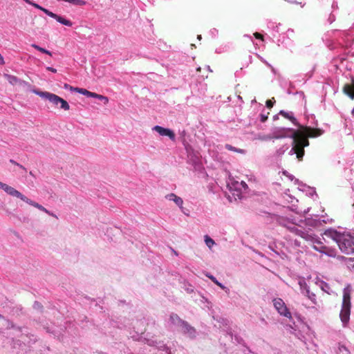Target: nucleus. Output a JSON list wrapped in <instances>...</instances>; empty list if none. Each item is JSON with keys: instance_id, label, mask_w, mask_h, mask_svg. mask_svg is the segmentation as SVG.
<instances>
[{"instance_id": "f257e3e1", "label": "nucleus", "mask_w": 354, "mask_h": 354, "mask_svg": "<svg viewBox=\"0 0 354 354\" xmlns=\"http://www.w3.org/2000/svg\"><path fill=\"white\" fill-rule=\"evenodd\" d=\"M324 234L335 241L342 252L354 254V230L340 232L330 227L326 230Z\"/></svg>"}, {"instance_id": "f03ea898", "label": "nucleus", "mask_w": 354, "mask_h": 354, "mask_svg": "<svg viewBox=\"0 0 354 354\" xmlns=\"http://www.w3.org/2000/svg\"><path fill=\"white\" fill-rule=\"evenodd\" d=\"M264 214L268 222L286 227L289 228L291 232L295 233L297 235L301 236L302 239L312 244H321V241L311 232L299 229L295 226L292 227H289L288 225L290 223L287 218L276 214H272L269 212H264Z\"/></svg>"}, {"instance_id": "7ed1b4c3", "label": "nucleus", "mask_w": 354, "mask_h": 354, "mask_svg": "<svg viewBox=\"0 0 354 354\" xmlns=\"http://www.w3.org/2000/svg\"><path fill=\"white\" fill-rule=\"evenodd\" d=\"M129 334L134 340L142 341L150 346L156 347L158 350L164 351V354H172L170 348L163 342L154 339L153 336H151L149 333H147L145 337H142L143 333L139 331H134L133 334L130 332Z\"/></svg>"}, {"instance_id": "20e7f679", "label": "nucleus", "mask_w": 354, "mask_h": 354, "mask_svg": "<svg viewBox=\"0 0 354 354\" xmlns=\"http://www.w3.org/2000/svg\"><path fill=\"white\" fill-rule=\"evenodd\" d=\"M0 189H2L3 190H4L10 196L20 198L21 201L26 202V203L37 208L38 209L45 212V213H49V210H48L46 208H45L41 205L33 201L31 199H29L28 198H27L26 196L22 194L21 192L17 191L14 187L9 186L7 184L3 183L1 181H0Z\"/></svg>"}, {"instance_id": "39448f33", "label": "nucleus", "mask_w": 354, "mask_h": 354, "mask_svg": "<svg viewBox=\"0 0 354 354\" xmlns=\"http://www.w3.org/2000/svg\"><path fill=\"white\" fill-rule=\"evenodd\" d=\"M292 138V147L289 151L288 154L290 156L296 154L297 158L299 160H302L305 153L304 148L309 145L308 139L306 136L298 134L296 137Z\"/></svg>"}, {"instance_id": "423d86ee", "label": "nucleus", "mask_w": 354, "mask_h": 354, "mask_svg": "<svg viewBox=\"0 0 354 354\" xmlns=\"http://www.w3.org/2000/svg\"><path fill=\"white\" fill-rule=\"evenodd\" d=\"M351 292L346 288L343 290V299L339 317L344 327L348 324L351 315Z\"/></svg>"}, {"instance_id": "0eeeda50", "label": "nucleus", "mask_w": 354, "mask_h": 354, "mask_svg": "<svg viewBox=\"0 0 354 354\" xmlns=\"http://www.w3.org/2000/svg\"><path fill=\"white\" fill-rule=\"evenodd\" d=\"M317 126V121L315 120V117L314 115H311L310 116H308L307 118V124L305 126H302L299 127L303 129L304 134L301 136H306L308 139V138H317L323 134L324 131L321 129L316 128Z\"/></svg>"}, {"instance_id": "6e6552de", "label": "nucleus", "mask_w": 354, "mask_h": 354, "mask_svg": "<svg viewBox=\"0 0 354 354\" xmlns=\"http://www.w3.org/2000/svg\"><path fill=\"white\" fill-rule=\"evenodd\" d=\"M33 93H35L37 95H39L41 98L48 100L53 105L58 106L59 104H60L59 108L62 109H64L65 111H68L70 109V106L68 103L65 100L54 93H49L47 91H41L39 90H34Z\"/></svg>"}, {"instance_id": "1a4fd4ad", "label": "nucleus", "mask_w": 354, "mask_h": 354, "mask_svg": "<svg viewBox=\"0 0 354 354\" xmlns=\"http://www.w3.org/2000/svg\"><path fill=\"white\" fill-rule=\"evenodd\" d=\"M23 1H25L26 3H28L29 5L32 6L34 8L41 10L46 15H47L48 16H49L51 18L55 19L57 21H58L61 24H63V25L68 26V27L72 26L73 22L71 21L66 19L64 17L50 11L49 10L41 6L38 3H36L31 0H23Z\"/></svg>"}, {"instance_id": "9d476101", "label": "nucleus", "mask_w": 354, "mask_h": 354, "mask_svg": "<svg viewBox=\"0 0 354 354\" xmlns=\"http://www.w3.org/2000/svg\"><path fill=\"white\" fill-rule=\"evenodd\" d=\"M299 134L298 131L292 128L275 127L272 130L271 138L279 139L282 138H295Z\"/></svg>"}, {"instance_id": "9b49d317", "label": "nucleus", "mask_w": 354, "mask_h": 354, "mask_svg": "<svg viewBox=\"0 0 354 354\" xmlns=\"http://www.w3.org/2000/svg\"><path fill=\"white\" fill-rule=\"evenodd\" d=\"M273 305L277 311L282 316L286 317L290 320L292 319V315L288 308H287L285 302L281 298H274L273 299Z\"/></svg>"}, {"instance_id": "f8f14e48", "label": "nucleus", "mask_w": 354, "mask_h": 354, "mask_svg": "<svg viewBox=\"0 0 354 354\" xmlns=\"http://www.w3.org/2000/svg\"><path fill=\"white\" fill-rule=\"evenodd\" d=\"M185 320L182 319L177 314L171 313L166 321V327L171 330L176 328H180Z\"/></svg>"}, {"instance_id": "ddd939ff", "label": "nucleus", "mask_w": 354, "mask_h": 354, "mask_svg": "<svg viewBox=\"0 0 354 354\" xmlns=\"http://www.w3.org/2000/svg\"><path fill=\"white\" fill-rule=\"evenodd\" d=\"M290 33H294V30L292 28L288 29L286 33L280 35L277 39V44L279 46L283 45L286 48L293 46V40L289 37Z\"/></svg>"}, {"instance_id": "4468645a", "label": "nucleus", "mask_w": 354, "mask_h": 354, "mask_svg": "<svg viewBox=\"0 0 354 354\" xmlns=\"http://www.w3.org/2000/svg\"><path fill=\"white\" fill-rule=\"evenodd\" d=\"M301 292L307 297L313 304H317L316 295L310 290V288L304 279L299 281Z\"/></svg>"}, {"instance_id": "2eb2a0df", "label": "nucleus", "mask_w": 354, "mask_h": 354, "mask_svg": "<svg viewBox=\"0 0 354 354\" xmlns=\"http://www.w3.org/2000/svg\"><path fill=\"white\" fill-rule=\"evenodd\" d=\"M152 130L155 131L162 136H167L169 138V139L172 141H174L176 139V135L174 132L170 129L165 128L159 125H156L152 128Z\"/></svg>"}, {"instance_id": "dca6fc26", "label": "nucleus", "mask_w": 354, "mask_h": 354, "mask_svg": "<svg viewBox=\"0 0 354 354\" xmlns=\"http://www.w3.org/2000/svg\"><path fill=\"white\" fill-rule=\"evenodd\" d=\"M236 182L237 181L234 180H230V181L227 182V187L229 189V191L235 198V199H236V197L238 198H241L242 196V191L241 189V187L236 185Z\"/></svg>"}, {"instance_id": "f3484780", "label": "nucleus", "mask_w": 354, "mask_h": 354, "mask_svg": "<svg viewBox=\"0 0 354 354\" xmlns=\"http://www.w3.org/2000/svg\"><path fill=\"white\" fill-rule=\"evenodd\" d=\"M182 333L188 336L191 339H194L196 337L197 332L196 329L192 326L187 321H184L181 325Z\"/></svg>"}, {"instance_id": "a211bd4d", "label": "nucleus", "mask_w": 354, "mask_h": 354, "mask_svg": "<svg viewBox=\"0 0 354 354\" xmlns=\"http://www.w3.org/2000/svg\"><path fill=\"white\" fill-rule=\"evenodd\" d=\"M304 221L306 225L312 227H317L326 223L324 219H321L317 215H315L314 217L306 218Z\"/></svg>"}, {"instance_id": "6ab92c4d", "label": "nucleus", "mask_w": 354, "mask_h": 354, "mask_svg": "<svg viewBox=\"0 0 354 354\" xmlns=\"http://www.w3.org/2000/svg\"><path fill=\"white\" fill-rule=\"evenodd\" d=\"M354 41L353 37L346 32H342L340 39L339 41V44L344 46L346 48H348L352 46Z\"/></svg>"}, {"instance_id": "aec40b11", "label": "nucleus", "mask_w": 354, "mask_h": 354, "mask_svg": "<svg viewBox=\"0 0 354 354\" xmlns=\"http://www.w3.org/2000/svg\"><path fill=\"white\" fill-rule=\"evenodd\" d=\"M64 88L66 89H69L71 91H75L78 93H80L82 95H84L88 97H93L94 96L93 92H91L85 88H78V87H73L67 84H64Z\"/></svg>"}, {"instance_id": "412c9836", "label": "nucleus", "mask_w": 354, "mask_h": 354, "mask_svg": "<svg viewBox=\"0 0 354 354\" xmlns=\"http://www.w3.org/2000/svg\"><path fill=\"white\" fill-rule=\"evenodd\" d=\"M279 114L283 116L286 119H288L295 127H301V124L298 122L292 112L281 110L279 112Z\"/></svg>"}, {"instance_id": "4be33fe9", "label": "nucleus", "mask_w": 354, "mask_h": 354, "mask_svg": "<svg viewBox=\"0 0 354 354\" xmlns=\"http://www.w3.org/2000/svg\"><path fill=\"white\" fill-rule=\"evenodd\" d=\"M111 324L113 327L120 329L130 328V326H129V321L124 318H118L117 320H112Z\"/></svg>"}, {"instance_id": "5701e85b", "label": "nucleus", "mask_w": 354, "mask_h": 354, "mask_svg": "<svg viewBox=\"0 0 354 354\" xmlns=\"http://www.w3.org/2000/svg\"><path fill=\"white\" fill-rule=\"evenodd\" d=\"M166 198H167L169 201H174L176 203V205L181 209L182 212L184 214H187V213L184 211V208L183 207V201L180 196H178L175 194L171 193L167 194L166 196Z\"/></svg>"}, {"instance_id": "b1692460", "label": "nucleus", "mask_w": 354, "mask_h": 354, "mask_svg": "<svg viewBox=\"0 0 354 354\" xmlns=\"http://www.w3.org/2000/svg\"><path fill=\"white\" fill-rule=\"evenodd\" d=\"M345 93L351 99H354V77L352 78V82L344 86Z\"/></svg>"}, {"instance_id": "393cba45", "label": "nucleus", "mask_w": 354, "mask_h": 354, "mask_svg": "<svg viewBox=\"0 0 354 354\" xmlns=\"http://www.w3.org/2000/svg\"><path fill=\"white\" fill-rule=\"evenodd\" d=\"M269 248L273 251L277 255L279 256L281 259H284L288 257L287 254H286L285 252H283V250L279 249L278 248V245L274 244V245H269Z\"/></svg>"}, {"instance_id": "a878e982", "label": "nucleus", "mask_w": 354, "mask_h": 354, "mask_svg": "<svg viewBox=\"0 0 354 354\" xmlns=\"http://www.w3.org/2000/svg\"><path fill=\"white\" fill-rule=\"evenodd\" d=\"M6 77L8 82L12 85H16L17 84H21L22 83L25 82L24 81L21 80L17 77L12 75H6Z\"/></svg>"}, {"instance_id": "bb28decb", "label": "nucleus", "mask_w": 354, "mask_h": 354, "mask_svg": "<svg viewBox=\"0 0 354 354\" xmlns=\"http://www.w3.org/2000/svg\"><path fill=\"white\" fill-rule=\"evenodd\" d=\"M205 276L207 277H208L209 279H211V281L212 282H214L215 284H216L218 286H219L221 289L223 290H226L227 289L223 283H221V282H219L216 278L215 277H214L212 274H211L210 273H207L205 274Z\"/></svg>"}, {"instance_id": "cd10ccee", "label": "nucleus", "mask_w": 354, "mask_h": 354, "mask_svg": "<svg viewBox=\"0 0 354 354\" xmlns=\"http://www.w3.org/2000/svg\"><path fill=\"white\" fill-rule=\"evenodd\" d=\"M337 354H351V352L344 344L339 343Z\"/></svg>"}, {"instance_id": "c85d7f7f", "label": "nucleus", "mask_w": 354, "mask_h": 354, "mask_svg": "<svg viewBox=\"0 0 354 354\" xmlns=\"http://www.w3.org/2000/svg\"><path fill=\"white\" fill-rule=\"evenodd\" d=\"M225 148L229 151L240 153L242 154H245L246 153V151L245 149L236 148L230 144H226Z\"/></svg>"}, {"instance_id": "c756f323", "label": "nucleus", "mask_w": 354, "mask_h": 354, "mask_svg": "<svg viewBox=\"0 0 354 354\" xmlns=\"http://www.w3.org/2000/svg\"><path fill=\"white\" fill-rule=\"evenodd\" d=\"M312 246L315 250H316L320 253H322V254H326V252H325V249L326 248V247L323 245L322 242H321V244H318V243L312 244Z\"/></svg>"}, {"instance_id": "7c9ffc66", "label": "nucleus", "mask_w": 354, "mask_h": 354, "mask_svg": "<svg viewBox=\"0 0 354 354\" xmlns=\"http://www.w3.org/2000/svg\"><path fill=\"white\" fill-rule=\"evenodd\" d=\"M289 147L288 145H283L276 150L275 156L280 157L288 149Z\"/></svg>"}, {"instance_id": "2f4dec72", "label": "nucleus", "mask_w": 354, "mask_h": 354, "mask_svg": "<svg viewBox=\"0 0 354 354\" xmlns=\"http://www.w3.org/2000/svg\"><path fill=\"white\" fill-rule=\"evenodd\" d=\"M32 47L34 48L35 49L39 50V52H41L42 53L48 55L50 56L52 55V53L50 50H47L46 48H44L42 47H40L39 46H38V45H37L35 44H32Z\"/></svg>"}, {"instance_id": "473e14b6", "label": "nucleus", "mask_w": 354, "mask_h": 354, "mask_svg": "<svg viewBox=\"0 0 354 354\" xmlns=\"http://www.w3.org/2000/svg\"><path fill=\"white\" fill-rule=\"evenodd\" d=\"M205 243L206 245L209 248L212 249L214 245H215V241L208 235H205L204 236Z\"/></svg>"}, {"instance_id": "72a5a7b5", "label": "nucleus", "mask_w": 354, "mask_h": 354, "mask_svg": "<svg viewBox=\"0 0 354 354\" xmlns=\"http://www.w3.org/2000/svg\"><path fill=\"white\" fill-rule=\"evenodd\" d=\"M315 70V66H313V67L312 68V69L310 71H308L306 73L303 75L302 80H304V82H306L309 79H310L313 75Z\"/></svg>"}, {"instance_id": "f704fd0d", "label": "nucleus", "mask_w": 354, "mask_h": 354, "mask_svg": "<svg viewBox=\"0 0 354 354\" xmlns=\"http://www.w3.org/2000/svg\"><path fill=\"white\" fill-rule=\"evenodd\" d=\"M189 162L194 167H196L197 165L199 163L200 160L198 157H197L195 155H189Z\"/></svg>"}, {"instance_id": "c9c22d12", "label": "nucleus", "mask_w": 354, "mask_h": 354, "mask_svg": "<svg viewBox=\"0 0 354 354\" xmlns=\"http://www.w3.org/2000/svg\"><path fill=\"white\" fill-rule=\"evenodd\" d=\"M287 177L288 178V179H290V180H294V183L295 185H298L301 187H306V185L302 183L299 179L297 178H295V176L292 175V174H288L287 175Z\"/></svg>"}, {"instance_id": "e433bc0d", "label": "nucleus", "mask_w": 354, "mask_h": 354, "mask_svg": "<svg viewBox=\"0 0 354 354\" xmlns=\"http://www.w3.org/2000/svg\"><path fill=\"white\" fill-rule=\"evenodd\" d=\"M93 95H94V96H93V98H96V99L100 100L103 101L104 104L108 103L109 99L107 97L97 94L96 93H94Z\"/></svg>"}, {"instance_id": "4c0bfd02", "label": "nucleus", "mask_w": 354, "mask_h": 354, "mask_svg": "<svg viewBox=\"0 0 354 354\" xmlns=\"http://www.w3.org/2000/svg\"><path fill=\"white\" fill-rule=\"evenodd\" d=\"M347 268L354 272V258H349L346 261Z\"/></svg>"}, {"instance_id": "58836bf2", "label": "nucleus", "mask_w": 354, "mask_h": 354, "mask_svg": "<svg viewBox=\"0 0 354 354\" xmlns=\"http://www.w3.org/2000/svg\"><path fill=\"white\" fill-rule=\"evenodd\" d=\"M183 289L188 294H191L194 291V288L190 283H185Z\"/></svg>"}, {"instance_id": "ea45409f", "label": "nucleus", "mask_w": 354, "mask_h": 354, "mask_svg": "<svg viewBox=\"0 0 354 354\" xmlns=\"http://www.w3.org/2000/svg\"><path fill=\"white\" fill-rule=\"evenodd\" d=\"M302 187V190H304L305 188H308V191L307 194H308L309 196H313L314 195H315L316 196H317V194H316L315 189L314 187H310L307 186L306 185V187Z\"/></svg>"}, {"instance_id": "a19ab883", "label": "nucleus", "mask_w": 354, "mask_h": 354, "mask_svg": "<svg viewBox=\"0 0 354 354\" xmlns=\"http://www.w3.org/2000/svg\"><path fill=\"white\" fill-rule=\"evenodd\" d=\"M228 46L227 44L222 45L220 47L216 48L215 53L217 54H220L224 52H226L228 50Z\"/></svg>"}, {"instance_id": "79ce46f5", "label": "nucleus", "mask_w": 354, "mask_h": 354, "mask_svg": "<svg viewBox=\"0 0 354 354\" xmlns=\"http://www.w3.org/2000/svg\"><path fill=\"white\" fill-rule=\"evenodd\" d=\"M69 3H72L73 5L80 6H83L86 4V1H85L84 0H70Z\"/></svg>"}, {"instance_id": "37998d69", "label": "nucleus", "mask_w": 354, "mask_h": 354, "mask_svg": "<svg viewBox=\"0 0 354 354\" xmlns=\"http://www.w3.org/2000/svg\"><path fill=\"white\" fill-rule=\"evenodd\" d=\"M46 332H48V333H52V334H53L55 336H57V337H59V331H57V329H55L54 327H51V328H50V327H48H48H46Z\"/></svg>"}, {"instance_id": "c03bdc74", "label": "nucleus", "mask_w": 354, "mask_h": 354, "mask_svg": "<svg viewBox=\"0 0 354 354\" xmlns=\"http://www.w3.org/2000/svg\"><path fill=\"white\" fill-rule=\"evenodd\" d=\"M209 34L212 38H216L218 35V30L216 28H213L209 30Z\"/></svg>"}, {"instance_id": "a18cd8bd", "label": "nucleus", "mask_w": 354, "mask_h": 354, "mask_svg": "<svg viewBox=\"0 0 354 354\" xmlns=\"http://www.w3.org/2000/svg\"><path fill=\"white\" fill-rule=\"evenodd\" d=\"M236 185L241 187V191H245L248 188V185L244 181L236 182Z\"/></svg>"}, {"instance_id": "49530a36", "label": "nucleus", "mask_w": 354, "mask_h": 354, "mask_svg": "<svg viewBox=\"0 0 354 354\" xmlns=\"http://www.w3.org/2000/svg\"><path fill=\"white\" fill-rule=\"evenodd\" d=\"M42 308H43V306H42L41 303H39L37 301H35V303L33 304V308L34 309L38 310H41Z\"/></svg>"}, {"instance_id": "de8ad7c7", "label": "nucleus", "mask_w": 354, "mask_h": 354, "mask_svg": "<svg viewBox=\"0 0 354 354\" xmlns=\"http://www.w3.org/2000/svg\"><path fill=\"white\" fill-rule=\"evenodd\" d=\"M8 322V328H17V329H19L20 331L23 332V330L19 328V327H17L12 322L9 321V320H7Z\"/></svg>"}, {"instance_id": "09e8293b", "label": "nucleus", "mask_w": 354, "mask_h": 354, "mask_svg": "<svg viewBox=\"0 0 354 354\" xmlns=\"http://www.w3.org/2000/svg\"><path fill=\"white\" fill-rule=\"evenodd\" d=\"M274 100L272 98V100H268L266 102V106L269 109L272 108L274 103Z\"/></svg>"}, {"instance_id": "8fccbe9b", "label": "nucleus", "mask_w": 354, "mask_h": 354, "mask_svg": "<svg viewBox=\"0 0 354 354\" xmlns=\"http://www.w3.org/2000/svg\"><path fill=\"white\" fill-rule=\"evenodd\" d=\"M268 120V115L265 114H260V120L261 122H265Z\"/></svg>"}, {"instance_id": "3c124183", "label": "nucleus", "mask_w": 354, "mask_h": 354, "mask_svg": "<svg viewBox=\"0 0 354 354\" xmlns=\"http://www.w3.org/2000/svg\"><path fill=\"white\" fill-rule=\"evenodd\" d=\"M46 69L47 71H50V72L53 73H57V69L53 68V67H51V66H47L46 68Z\"/></svg>"}, {"instance_id": "603ef678", "label": "nucleus", "mask_w": 354, "mask_h": 354, "mask_svg": "<svg viewBox=\"0 0 354 354\" xmlns=\"http://www.w3.org/2000/svg\"><path fill=\"white\" fill-rule=\"evenodd\" d=\"M322 289L323 290H324V291H326L325 288H329L328 284L327 283H326L325 281H322Z\"/></svg>"}, {"instance_id": "864d4df0", "label": "nucleus", "mask_w": 354, "mask_h": 354, "mask_svg": "<svg viewBox=\"0 0 354 354\" xmlns=\"http://www.w3.org/2000/svg\"><path fill=\"white\" fill-rule=\"evenodd\" d=\"M254 35L257 39L263 40V36L259 32H255Z\"/></svg>"}, {"instance_id": "5fc2aeb1", "label": "nucleus", "mask_w": 354, "mask_h": 354, "mask_svg": "<svg viewBox=\"0 0 354 354\" xmlns=\"http://www.w3.org/2000/svg\"><path fill=\"white\" fill-rule=\"evenodd\" d=\"M292 244L295 246V247H300L301 246V244H300V241H299L298 240L295 239Z\"/></svg>"}, {"instance_id": "6e6d98bb", "label": "nucleus", "mask_w": 354, "mask_h": 354, "mask_svg": "<svg viewBox=\"0 0 354 354\" xmlns=\"http://www.w3.org/2000/svg\"><path fill=\"white\" fill-rule=\"evenodd\" d=\"M272 29L274 31H275L276 32H279V26L278 25H272Z\"/></svg>"}, {"instance_id": "4d7b16f0", "label": "nucleus", "mask_w": 354, "mask_h": 354, "mask_svg": "<svg viewBox=\"0 0 354 354\" xmlns=\"http://www.w3.org/2000/svg\"><path fill=\"white\" fill-rule=\"evenodd\" d=\"M289 2H290L291 3H295V4H297V3H299L301 7H304L305 3L302 4V3H298L297 1H290Z\"/></svg>"}, {"instance_id": "13d9d810", "label": "nucleus", "mask_w": 354, "mask_h": 354, "mask_svg": "<svg viewBox=\"0 0 354 354\" xmlns=\"http://www.w3.org/2000/svg\"><path fill=\"white\" fill-rule=\"evenodd\" d=\"M4 59H3V56L0 54V65H3L4 64Z\"/></svg>"}, {"instance_id": "bf43d9fd", "label": "nucleus", "mask_w": 354, "mask_h": 354, "mask_svg": "<svg viewBox=\"0 0 354 354\" xmlns=\"http://www.w3.org/2000/svg\"><path fill=\"white\" fill-rule=\"evenodd\" d=\"M47 214H48V215L51 216H53V217H55V218H57V215H56V214H55L53 212H50V211H49V213H47Z\"/></svg>"}, {"instance_id": "052dcab7", "label": "nucleus", "mask_w": 354, "mask_h": 354, "mask_svg": "<svg viewBox=\"0 0 354 354\" xmlns=\"http://www.w3.org/2000/svg\"><path fill=\"white\" fill-rule=\"evenodd\" d=\"M279 115H280L279 113H278V114H277V115H274L273 116V120H278V119H279Z\"/></svg>"}, {"instance_id": "680f3d73", "label": "nucleus", "mask_w": 354, "mask_h": 354, "mask_svg": "<svg viewBox=\"0 0 354 354\" xmlns=\"http://www.w3.org/2000/svg\"><path fill=\"white\" fill-rule=\"evenodd\" d=\"M294 207H295V205H292V208H291V210H292V211H293V212H296L297 214H299V212H297V211L296 210V209H295V208H294Z\"/></svg>"}, {"instance_id": "e2e57ef3", "label": "nucleus", "mask_w": 354, "mask_h": 354, "mask_svg": "<svg viewBox=\"0 0 354 354\" xmlns=\"http://www.w3.org/2000/svg\"><path fill=\"white\" fill-rule=\"evenodd\" d=\"M171 250L172 252H173L176 256H178V252H177L175 250H174L173 248H171Z\"/></svg>"}, {"instance_id": "0e129e2a", "label": "nucleus", "mask_w": 354, "mask_h": 354, "mask_svg": "<svg viewBox=\"0 0 354 354\" xmlns=\"http://www.w3.org/2000/svg\"><path fill=\"white\" fill-rule=\"evenodd\" d=\"M309 209H310V208H308V209H305V210L304 211V215H305L306 214H307V213L309 212Z\"/></svg>"}, {"instance_id": "69168bd1", "label": "nucleus", "mask_w": 354, "mask_h": 354, "mask_svg": "<svg viewBox=\"0 0 354 354\" xmlns=\"http://www.w3.org/2000/svg\"><path fill=\"white\" fill-rule=\"evenodd\" d=\"M244 37H248V38H250L252 41H253V40H252V37H251L250 35H244Z\"/></svg>"}, {"instance_id": "338daca9", "label": "nucleus", "mask_w": 354, "mask_h": 354, "mask_svg": "<svg viewBox=\"0 0 354 354\" xmlns=\"http://www.w3.org/2000/svg\"><path fill=\"white\" fill-rule=\"evenodd\" d=\"M351 115H352L353 118H354V108L351 111Z\"/></svg>"}, {"instance_id": "774afa93", "label": "nucleus", "mask_w": 354, "mask_h": 354, "mask_svg": "<svg viewBox=\"0 0 354 354\" xmlns=\"http://www.w3.org/2000/svg\"><path fill=\"white\" fill-rule=\"evenodd\" d=\"M207 68L209 72H212V69L210 68L209 66H207Z\"/></svg>"}]
</instances>
